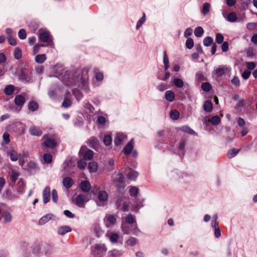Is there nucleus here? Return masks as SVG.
Wrapping results in <instances>:
<instances>
[{
    "instance_id": "obj_1",
    "label": "nucleus",
    "mask_w": 257,
    "mask_h": 257,
    "mask_svg": "<svg viewBox=\"0 0 257 257\" xmlns=\"http://www.w3.org/2000/svg\"><path fill=\"white\" fill-rule=\"evenodd\" d=\"M79 155L84 160L89 161L92 159L94 152L86 146H82L79 151Z\"/></svg>"
},
{
    "instance_id": "obj_2",
    "label": "nucleus",
    "mask_w": 257,
    "mask_h": 257,
    "mask_svg": "<svg viewBox=\"0 0 257 257\" xmlns=\"http://www.w3.org/2000/svg\"><path fill=\"white\" fill-rule=\"evenodd\" d=\"M106 250L104 244H96L92 248L91 252L94 257H103Z\"/></svg>"
},
{
    "instance_id": "obj_3",
    "label": "nucleus",
    "mask_w": 257,
    "mask_h": 257,
    "mask_svg": "<svg viewBox=\"0 0 257 257\" xmlns=\"http://www.w3.org/2000/svg\"><path fill=\"white\" fill-rule=\"evenodd\" d=\"M40 40L43 42H46L47 46H52L53 44L52 37L49 32L40 30L38 33Z\"/></svg>"
},
{
    "instance_id": "obj_4",
    "label": "nucleus",
    "mask_w": 257,
    "mask_h": 257,
    "mask_svg": "<svg viewBox=\"0 0 257 257\" xmlns=\"http://www.w3.org/2000/svg\"><path fill=\"white\" fill-rule=\"evenodd\" d=\"M116 208L123 212L129 210V202L123 198H119L115 202Z\"/></svg>"
},
{
    "instance_id": "obj_5",
    "label": "nucleus",
    "mask_w": 257,
    "mask_h": 257,
    "mask_svg": "<svg viewBox=\"0 0 257 257\" xmlns=\"http://www.w3.org/2000/svg\"><path fill=\"white\" fill-rule=\"evenodd\" d=\"M98 198L99 200L96 201L97 205L99 206H102L104 205L103 202L107 200L108 194L105 191H100L98 192Z\"/></svg>"
},
{
    "instance_id": "obj_6",
    "label": "nucleus",
    "mask_w": 257,
    "mask_h": 257,
    "mask_svg": "<svg viewBox=\"0 0 257 257\" xmlns=\"http://www.w3.org/2000/svg\"><path fill=\"white\" fill-rule=\"evenodd\" d=\"M19 79L25 83L32 82L31 75L24 70H22L21 72L19 75Z\"/></svg>"
},
{
    "instance_id": "obj_7",
    "label": "nucleus",
    "mask_w": 257,
    "mask_h": 257,
    "mask_svg": "<svg viewBox=\"0 0 257 257\" xmlns=\"http://www.w3.org/2000/svg\"><path fill=\"white\" fill-rule=\"evenodd\" d=\"M87 202L86 197L83 194H79L76 198V204L79 207H84Z\"/></svg>"
},
{
    "instance_id": "obj_8",
    "label": "nucleus",
    "mask_w": 257,
    "mask_h": 257,
    "mask_svg": "<svg viewBox=\"0 0 257 257\" xmlns=\"http://www.w3.org/2000/svg\"><path fill=\"white\" fill-rule=\"evenodd\" d=\"M50 188L47 186L43 191V200L44 204H46L50 201Z\"/></svg>"
},
{
    "instance_id": "obj_9",
    "label": "nucleus",
    "mask_w": 257,
    "mask_h": 257,
    "mask_svg": "<svg viewBox=\"0 0 257 257\" xmlns=\"http://www.w3.org/2000/svg\"><path fill=\"white\" fill-rule=\"evenodd\" d=\"M125 172L127 178L130 180H135L138 177V172L131 168H128Z\"/></svg>"
},
{
    "instance_id": "obj_10",
    "label": "nucleus",
    "mask_w": 257,
    "mask_h": 257,
    "mask_svg": "<svg viewBox=\"0 0 257 257\" xmlns=\"http://www.w3.org/2000/svg\"><path fill=\"white\" fill-rule=\"evenodd\" d=\"M14 102L17 106L22 107L26 102V99L24 96L19 94L15 96Z\"/></svg>"
},
{
    "instance_id": "obj_11",
    "label": "nucleus",
    "mask_w": 257,
    "mask_h": 257,
    "mask_svg": "<svg viewBox=\"0 0 257 257\" xmlns=\"http://www.w3.org/2000/svg\"><path fill=\"white\" fill-rule=\"evenodd\" d=\"M116 218L114 215H107L105 216L104 219L105 221H106V226L107 227H110L112 225L114 224L116 222Z\"/></svg>"
},
{
    "instance_id": "obj_12",
    "label": "nucleus",
    "mask_w": 257,
    "mask_h": 257,
    "mask_svg": "<svg viewBox=\"0 0 257 257\" xmlns=\"http://www.w3.org/2000/svg\"><path fill=\"white\" fill-rule=\"evenodd\" d=\"M80 188L84 192H88L91 189V185L88 181H82L80 184Z\"/></svg>"
},
{
    "instance_id": "obj_13",
    "label": "nucleus",
    "mask_w": 257,
    "mask_h": 257,
    "mask_svg": "<svg viewBox=\"0 0 257 257\" xmlns=\"http://www.w3.org/2000/svg\"><path fill=\"white\" fill-rule=\"evenodd\" d=\"M29 133L32 136L40 137L42 135V132L39 128L35 125L32 126L29 129Z\"/></svg>"
},
{
    "instance_id": "obj_14",
    "label": "nucleus",
    "mask_w": 257,
    "mask_h": 257,
    "mask_svg": "<svg viewBox=\"0 0 257 257\" xmlns=\"http://www.w3.org/2000/svg\"><path fill=\"white\" fill-rule=\"evenodd\" d=\"M134 148L133 140L129 142L124 147L123 152L126 155H130Z\"/></svg>"
},
{
    "instance_id": "obj_15",
    "label": "nucleus",
    "mask_w": 257,
    "mask_h": 257,
    "mask_svg": "<svg viewBox=\"0 0 257 257\" xmlns=\"http://www.w3.org/2000/svg\"><path fill=\"white\" fill-rule=\"evenodd\" d=\"M71 230L72 229L70 227L64 225L58 228L57 232L59 235H63L67 232H71Z\"/></svg>"
},
{
    "instance_id": "obj_16",
    "label": "nucleus",
    "mask_w": 257,
    "mask_h": 257,
    "mask_svg": "<svg viewBox=\"0 0 257 257\" xmlns=\"http://www.w3.org/2000/svg\"><path fill=\"white\" fill-rule=\"evenodd\" d=\"M73 183V180L69 177H66L63 180V185L67 189L71 188Z\"/></svg>"
},
{
    "instance_id": "obj_17",
    "label": "nucleus",
    "mask_w": 257,
    "mask_h": 257,
    "mask_svg": "<svg viewBox=\"0 0 257 257\" xmlns=\"http://www.w3.org/2000/svg\"><path fill=\"white\" fill-rule=\"evenodd\" d=\"M88 145L90 147L95 149L99 145L98 139L95 137H91L89 140Z\"/></svg>"
},
{
    "instance_id": "obj_18",
    "label": "nucleus",
    "mask_w": 257,
    "mask_h": 257,
    "mask_svg": "<svg viewBox=\"0 0 257 257\" xmlns=\"http://www.w3.org/2000/svg\"><path fill=\"white\" fill-rule=\"evenodd\" d=\"M28 108L30 111L34 112L38 109L39 104L36 101L31 100L28 104Z\"/></svg>"
},
{
    "instance_id": "obj_19",
    "label": "nucleus",
    "mask_w": 257,
    "mask_h": 257,
    "mask_svg": "<svg viewBox=\"0 0 257 257\" xmlns=\"http://www.w3.org/2000/svg\"><path fill=\"white\" fill-rule=\"evenodd\" d=\"M44 145L47 148H53L56 146V142L52 139L48 138L43 143Z\"/></svg>"
},
{
    "instance_id": "obj_20",
    "label": "nucleus",
    "mask_w": 257,
    "mask_h": 257,
    "mask_svg": "<svg viewBox=\"0 0 257 257\" xmlns=\"http://www.w3.org/2000/svg\"><path fill=\"white\" fill-rule=\"evenodd\" d=\"M213 106L212 102L209 100H206L203 104L204 110L207 112H210L212 110Z\"/></svg>"
},
{
    "instance_id": "obj_21",
    "label": "nucleus",
    "mask_w": 257,
    "mask_h": 257,
    "mask_svg": "<svg viewBox=\"0 0 257 257\" xmlns=\"http://www.w3.org/2000/svg\"><path fill=\"white\" fill-rule=\"evenodd\" d=\"M124 138L123 135L121 134H118L116 135L114 138V143L115 145L117 146H120Z\"/></svg>"
},
{
    "instance_id": "obj_22",
    "label": "nucleus",
    "mask_w": 257,
    "mask_h": 257,
    "mask_svg": "<svg viewBox=\"0 0 257 257\" xmlns=\"http://www.w3.org/2000/svg\"><path fill=\"white\" fill-rule=\"evenodd\" d=\"M46 59L47 56L46 54H39L35 57V61L37 63L42 64Z\"/></svg>"
},
{
    "instance_id": "obj_23",
    "label": "nucleus",
    "mask_w": 257,
    "mask_h": 257,
    "mask_svg": "<svg viewBox=\"0 0 257 257\" xmlns=\"http://www.w3.org/2000/svg\"><path fill=\"white\" fill-rule=\"evenodd\" d=\"M88 169L91 173H94L97 171L98 165L95 162H91L88 164Z\"/></svg>"
},
{
    "instance_id": "obj_24",
    "label": "nucleus",
    "mask_w": 257,
    "mask_h": 257,
    "mask_svg": "<svg viewBox=\"0 0 257 257\" xmlns=\"http://www.w3.org/2000/svg\"><path fill=\"white\" fill-rule=\"evenodd\" d=\"M15 87L13 85H7L5 88L4 92L7 95H11L14 92Z\"/></svg>"
},
{
    "instance_id": "obj_25",
    "label": "nucleus",
    "mask_w": 257,
    "mask_h": 257,
    "mask_svg": "<svg viewBox=\"0 0 257 257\" xmlns=\"http://www.w3.org/2000/svg\"><path fill=\"white\" fill-rule=\"evenodd\" d=\"M180 130L190 135H197V133L188 126H183L180 128Z\"/></svg>"
},
{
    "instance_id": "obj_26",
    "label": "nucleus",
    "mask_w": 257,
    "mask_h": 257,
    "mask_svg": "<svg viewBox=\"0 0 257 257\" xmlns=\"http://www.w3.org/2000/svg\"><path fill=\"white\" fill-rule=\"evenodd\" d=\"M52 217V215L49 214H47L40 218L39 221V224L40 225H43L48 222Z\"/></svg>"
},
{
    "instance_id": "obj_27",
    "label": "nucleus",
    "mask_w": 257,
    "mask_h": 257,
    "mask_svg": "<svg viewBox=\"0 0 257 257\" xmlns=\"http://www.w3.org/2000/svg\"><path fill=\"white\" fill-rule=\"evenodd\" d=\"M165 98L169 102H172L175 99V95L171 90H168L165 92Z\"/></svg>"
},
{
    "instance_id": "obj_28",
    "label": "nucleus",
    "mask_w": 257,
    "mask_h": 257,
    "mask_svg": "<svg viewBox=\"0 0 257 257\" xmlns=\"http://www.w3.org/2000/svg\"><path fill=\"white\" fill-rule=\"evenodd\" d=\"M246 53L247 57L250 58H253L256 57V54L255 53V51L252 47L248 48L247 49Z\"/></svg>"
},
{
    "instance_id": "obj_29",
    "label": "nucleus",
    "mask_w": 257,
    "mask_h": 257,
    "mask_svg": "<svg viewBox=\"0 0 257 257\" xmlns=\"http://www.w3.org/2000/svg\"><path fill=\"white\" fill-rule=\"evenodd\" d=\"M14 58L17 60H20L22 56V52L21 49L19 47L15 48L14 51Z\"/></svg>"
},
{
    "instance_id": "obj_30",
    "label": "nucleus",
    "mask_w": 257,
    "mask_h": 257,
    "mask_svg": "<svg viewBox=\"0 0 257 257\" xmlns=\"http://www.w3.org/2000/svg\"><path fill=\"white\" fill-rule=\"evenodd\" d=\"M237 17L235 13L230 12L227 15V20L230 22H235L237 21Z\"/></svg>"
},
{
    "instance_id": "obj_31",
    "label": "nucleus",
    "mask_w": 257,
    "mask_h": 257,
    "mask_svg": "<svg viewBox=\"0 0 257 257\" xmlns=\"http://www.w3.org/2000/svg\"><path fill=\"white\" fill-rule=\"evenodd\" d=\"M240 149L233 148L229 151L227 153V156L228 158L231 159L235 156L239 152Z\"/></svg>"
},
{
    "instance_id": "obj_32",
    "label": "nucleus",
    "mask_w": 257,
    "mask_h": 257,
    "mask_svg": "<svg viewBox=\"0 0 257 257\" xmlns=\"http://www.w3.org/2000/svg\"><path fill=\"white\" fill-rule=\"evenodd\" d=\"M163 62L164 64L165 70L166 71L169 67V61L166 51L163 53Z\"/></svg>"
},
{
    "instance_id": "obj_33",
    "label": "nucleus",
    "mask_w": 257,
    "mask_h": 257,
    "mask_svg": "<svg viewBox=\"0 0 257 257\" xmlns=\"http://www.w3.org/2000/svg\"><path fill=\"white\" fill-rule=\"evenodd\" d=\"M10 159L12 161H16L18 159V155L17 152L14 150H11L9 153Z\"/></svg>"
},
{
    "instance_id": "obj_34",
    "label": "nucleus",
    "mask_w": 257,
    "mask_h": 257,
    "mask_svg": "<svg viewBox=\"0 0 257 257\" xmlns=\"http://www.w3.org/2000/svg\"><path fill=\"white\" fill-rule=\"evenodd\" d=\"M204 33L203 29L200 26L196 27L194 30V34L197 37H201Z\"/></svg>"
},
{
    "instance_id": "obj_35",
    "label": "nucleus",
    "mask_w": 257,
    "mask_h": 257,
    "mask_svg": "<svg viewBox=\"0 0 257 257\" xmlns=\"http://www.w3.org/2000/svg\"><path fill=\"white\" fill-rule=\"evenodd\" d=\"M186 141L185 140H181L178 147L180 154L183 155H184L185 154L184 149L186 145Z\"/></svg>"
},
{
    "instance_id": "obj_36",
    "label": "nucleus",
    "mask_w": 257,
    "mask_h": 257,
    "mask_svg": "<svg viewBox=\"0 0 257 257\" xmlns=\"http://www.w3.org/2000/svg\"><path fill=\"white\" fill-rule=\"evenodd\" d=\"M93 231H94V233L95 234V235L97 237H99L101 235H102V234H103V232L102 230L97 225H94V226L93 227Z\"/></svg>"
},
{
    "instance_id": "obj_37",
    "label": "nucleus",
    "mask_w": 257,
    "mask_h": 257,
    "mask_svg": "<svg viewBox=\"0 0 257 257\" xmlns=\"http://www.w3.org/2000/svg\"><path fill=\"white\" fill-rule=\"evenodd\" d=\"M103 143L106 146H109L111 144L112 138L109 135H105L103 138Z\"/></svg>"
},
{
    "instance_id": "obj_38",
    "label": "nucleus",
    "mask_w": 257,
    "mask_h": 257,
    "mask_svg": "<svg viewBox=\"0 0 257 257\" xmlns=\"http://www.w3.org/2000/svg\"><path fill=\"white\" fill-rule=\"evenodd\" d=\"M210 122L214 125H217L220 122V118L218 115H214L211 117Z\"/></svg>"
},
{
    "instance_id": "obj_39",
    "label": "nucleus",
    "mask_w": 257,
    "mask_h": 257,
    "mask_svg": "<svg viewBox=\"0 0 257 257\" xmlns=\"http://www.w3.org/2000/svg\"><path fill=\"white\" fill-rule=\"evenodd\" d=\"M213 43V39L210 37H206L204 39L203 45L205 46L208 47L211 46Z\"/></svg>"
},
{
    "instance_id": "obj_40",
    "label": "nucleus",
    "mask_w": 257,
    "mask_h": 257,
    "mask_svg": "<svg viewBox=\"0 0 257 257\" xmlns=\"http://www.w3.org/2000/svg\"><path fill=\"white\" fill-rule=\"evenodd\" d=\"M201 88L204 91L208 92L211 89L212 86L209 82H204L201 84Z\"/></svg>"
},
{
    "instance_id": "obj_41",
    "label": "nucleus",
    "mask_w": 257,
    "mask_h": 257,
    "mask_svg": "<svg viewBox=\"0 0 257 257\" xmlns=\"http://www.w3.org/2000/svg\"><path fill=\"white\" fill-rule=\"evenodd\" d=\"M210 9V5L208 3H205L203 4L202 13L204 15H207Z\"/></svg>"
},
{
    "instance_id": "obj_42",
    "label": "nucleus",
    "mask_w": 257,
    "mask_h": 257,
    "mask_svg": "<svg viewBox=\"0 0 257 257\" xmlns=\"http://www.w3.org/2000/svg\"><path fill=\"white\" fill-rule=\"evenodd\" d=\"M170 115L171 118L173 120H177L179 117V112L177 110H173L171 111Z\"/></svg>"
},
{
    "instance_id": "obj_43",
    "label": "nucleus",
    "mask_w": 257,
    "mask_h": 257,
    "mask_svg": "<svg viewBox=\"0 0 257 257\" xmlns=\"http://www.w3.org/2000/svg\"><path fill=\"white\" fill-rule=\"evenodd\" d=\"M196 78L198 81H202L206 80V77L201 72H198L196 74Z\"/></svg>"
},
{
    "instance_id": "obj_44",
    "label": "nucleus",
    "mask_w": 257,
    "mask_h": 257,
    "mask_svg": "<svg viewBox=\"0 0 257 257\" xmlns=\"http://www.w3.org/2000/svg\"><path fill=\"white\" fill-rule=\"evenodd\" d=\"M225 74V70L223 68H217L215 70V75L217 77H220Z\"/></svg>"
},
{
    "instance_id": "obj_45",
    "label": "nucleus",
    "mask_w": 257,
    "mask_h": 257,
    "mask_svg": "<svg viewBox=\"0 0 257 257\" xmlns=\"http://www.w3.org/2000/svg\"><path fill=\"white\" fill-rule=\"evenodd\" d=\"M119 235L116 233H112L109 237L110 241L112 243H117L119 239Z\"/></svg>"
},
{
    "instance_id": "obj_46",
    "label": "nucleus",
    "mask_w": 257,
    "mask_h": 257,
    "mask_svg": "<svg viewBox=\"0 0 257 257\" xmlns=\"http://www.w3.org/2000/svg\"><path fill=\"white\" fill-rule=\"evenodd\" d=\"M111 257H120L122 255V252L118 250L113 249L109 252Z\"/></svg>"
},
{
    "instance_id": "obj_47",
    "label": "nucleus",
    "mask_w": 257,
    "mask_h": 257,
    "mask_svg": "<svg viewBox=\"0 0 257 257\" xmlns=\"http://www.w3.org/2000/svg\"><path fill=\"white\" fill-rule=\"evenodd\" d=\"M43 159L45 163L50 164L52 161V156L50 154L46 153L43 155Z\"/></svg>"
},
{
    "instance_id": "obj_48",
    "label": "nucleus",
    "mask_w": 257,
    "mask_h": 257,
    "mask_svg": "<svg viewBox=\"0 0 257 257\" xmlns=\"http://www.w3.org/2000/svg\"><path fill=\"white\" fill-rule=\"evenodd\" d=\"M125 221L130 224H132L134 223L135 221V217L132 214H128L126 217H125Z\"/></svg>"
},
{
    "instance_id": "obj_49",
    "label": "nucleus",
    "mask_w": 257,
    "mask_h": 257,
    "mask_svg": "<svg viewBox=\"0 0 257 257\" xmlns=\"http://www.w3.org/2000/svg\"><path fill=\"white\" fill-rule=\"evenodd\" d=\"M174 84L176 87L179 88H182L184 86L183 81L180 78H175L174 80Z\"/></svg>"
},
{
    "instance_id": "obj_50",
    "label": "nucleus",
    "mask_w": 257,
    "mask_h": 257,
    "mask_svg": "<svg viewBox=\"0 0 257 257\" xmlns=\"http://www.w3.org/2000/svg\"><path fill=\"white\" fill-rule=\"evenodd\" d=\"M186 47L188 49H192L194 46L193 40L191 38H188L186 41Z\"/></svg>"
},
{
    "instance_id": "obj_51",
    "label": "nucleus",
    "mask_w": 257,
    "mask_h": 257,
    "mask_svg": "<svg viewBox=\"0 0 257 257\" xmlns=\"http://www.w3.org/2000/svg\"><path fill=\"white\" fill-rule=\"evenodd\" d=\"M19 38L21 40H24L26 38L27 33L26 31L24 29H21L18 32Z\"/></svg>"
},
{
    "instance_id": "obj_52",
    "label": "nucleus",
    "mask_w": 257,
    "mask_h": 257,
    "mask_svg": "<svg viewBox=\"0 0 257 257\" xmlns=\"http://www.w3.org/2000/svg\"><path fill=\"white\" fill-rule=\"evenodd\" d=\"M139 189L136 187H132L130 189V194L131 196L136 197L138 195Z\"/></svg>"
},
{
    "instance_id": "obj_53",
    "label": "nucleus",
    "mask_w": 257,
    "mask_h": 257,
    "mask_svg": "<svg viewBox=\"0 0 257 257\" xmlns=\"http://www.w3.org/2000/svg\"><path fill=\"white\" fill-rule=\"evenodd\" d=\"M146 21V15L145 13H143V16L142 18L140 19L139 21L138 22L136 26V28L137 29H139L140 27H141L142 25Z\"/></svg>"
},
{
    "instance_id": "obj_54",
    "label": "nucleus",
    "mask_w": 257,
    "mask_h": 257,
    "mask_svg": "<svg viewBox=\"0 0 257 257\" xmlns=\"http://www.w3.org/2000/svg\"><path fill=\"white\" fill-rule=\"evenodd\" d=\"M86 160H84L82 158L78 161L77 166L80 169H84L86 166Z\"/></svg>"
},
{
    "instance_id": "obj_55",
    "label": "nucleus",
    "mask_w": 257,
    "mask_h": 257,
    "mask_svg": "<svg viewBox=\"0 0 257 257\" xmlns=\"http://www.w3.org/2000/svg\"><path fill=\"white\" fill-rule=\"evenodd\" d=\"M224 37L220 33H217L215 37V41L217 44H221L223 42Z\"/></svg>"
},
{
    "instance_id": "obj_56",
    "label": "nucleus",
    "mask_w": 257,
    "mask_h": 257,
    "mask_svg": "<svg viewBox=\"0 0 257 257\" xmlns=\"http://www.w3.org/2000/svg\"><path fill=\"white\" fill-rule=\"evenodd\" d=\"M137 242L138 240L135 237H131L126 241L127 245L131 246H134L137 243Z\"/></svg>"
},
{
    "instance_id": "obj_57",
    "label": "nucleus",
    "mask_w": 257,
    "mask_h": 257,
    "mask_svg": "<svg viewBox=\"0 0 257 257\" xmlns=\"http://www.w3.org/2000/svg\"><path fill=\"white\" fill-rule=\"evenodd\" d=\"M71 101L70 99L65 98L62 104V106L64 108H68L71 105Z\"/></svg>"
},
{
    "instance_id": "obj_58",
    "label": "nucleus",
    "mask_w": 257,
    "mask_h": 257,
    "mask_svg": "<svg viewBox=\"0 0 257 257\" xmlns=\"http://www.w3.org/2000/svg\"><path fill=\"white\" fill-rule=\"evenodd\" d=\"M6 222H10L12 221V216L10 212H6L3 215Z\"/></svg>"
},
{
    "instance_id": "obj_59",
    "label": "nucleus",
    "mask_w": 257,
    "mask_h": 257,
    "mask_svg": "<svg viewBox=\"0 0 257 257\" xmlns=\"http://www.w3.org/2000/svg\"><path fill=\"white\" fill-rule=\"evenodd\" d=\"M52 198L53 202L56 203L58 201V194L55 189H53L52 191Z\"/></svg>"
},
{
    "instance_id": "obj_60",
    "label": "nucleus",
    "mask_w": 257,
    "mask_h": 257,
    "mask_svg": "<svg viewBox=\"0 0 257 257\" xmlns=\"http://www.w3.org/2000/svg\"><path fill=\"white\" fill-rule=\"evenodd\" d=\"M19 176V173L17 172H13L10 178L11 181L13 182H15L16 180L18 179V177Z\"/></svg>"
},
{
    "instance_id": "obj_61",
    "label": "nucleus",
    "mask_w": 257,
    "mask_h": 257,
    "mask_svg": "<svg viewBox=\"0 0 257 257\" xmlns=\"http://www.w3.org/2000/svg\"><path fill=\"white\" fill-rule=\"evenodd\" d=\"M251 74V72L248 70H245L243 71V72L242 73V78L246 80L248 79Z\"/></svg>"
},
{
    "instance_id": "obj_62",
    "label": "nucleus",
    "mask_w": 257,
    "mask_h": 257,
    "mask_svg": "<svg viewBox=\"0 0 257 257\" xmlns=\"http://www.w3.org/2000/svg\"><path fill=\"white\" fill-rule=\"evenodd\" d=\"M231 83L236 86H239L240 85V81L237 76H234L231 81Z\"/></svg>"
},
{
    "instance_id": "obj_63",
    "label": "nucleus",
    "mask_w": 257,
    "mask_h": 257,
    "mask_svg": "<svg viewBox=\"0 0 257 257\" xmlns=\"http://www.w3.org/2000/svg\"><path fill=\"white\" fill-rule=\"evenodd\" d=\"M246 64L248 70H252L254 69L256 66L255 64L253 62H247Z\"/></svg>"
},
{
    "instance_id": "obj_64",
    "label": "nucleus",
    "mask_w": 257,
    "mask_h": 257,
    "mask_svg": "<svg viewBox=\"0 0 257 257\" xmlns=\"http://www.w3.org/2000/svg\"><path fill=\"white\" fill-rule=\"evenodd\" d=\"M84 107L89 110L90 111V112H93L94 110V107L92 106V104H91L89 102H87L84 105Z\"/></svg>"
}]
</instances>
